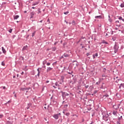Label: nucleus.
<instances>
[{"label": "nucleus", "instance_id": "obj_16", "mask_svg": "<svg viewBox=\"0 0 124 124\" xmlns=\"http://www.w3.org/2000/svg\"><path fill=\"white\" fill-rule=\"evenodd\" d=\"M64 56L65 57V58H68V57H69V55L68 54H64Z\"/></svg>", "mask_w": 124, "mask_h": 124}, {"label": "nucleus", "instance_id": "obj_40", "mask_svg": "<svg viewBox=\"0 0 124 124\" xmlns=\"http://www.w3.org/2000/svg\"><path fill=\"white\" fill-rule=\"evenodd\" d=\"M24 13H27V11H25Z\"/></svg>", "mask_w": 124, "mask_h": 124}, {"label": "nucleus", "instance_id": "obj_28", "mask_svg": "<svg viewBox=\"0 0 124 124\" xmlns=\"http://www.w3.org/2000/svg\"><path fill=\"white\" fill-rule=\"evenodd\" d=\"M37 71H38V76H39V73H40V72H39V69H37Z\"/></svg>", "mask_w": 124, "mask_h": 124}, {"label": "nucleus", "instance_id": "obj_49", "mask_svg": "<svg viewBox=\"0 0 124 124\" xmlns=\"http://www.w3.org/2000/svg\"><path fill=\"white\" fill-rule=\"evenodd\" d=\"M48 29H49V30H50V29H51V28L49 27Z\"/></svg>", "mask_w": 124, "mask_h": 124}, {"label": "nucleus", "instance_id": "obj_25", "mask_svg": "<svg viewBox=\"0 0 124 124\" xmlns=\"http://www.w3.org/2000/svg\"><path fill=\"white\" fill-rule=\"evenodd\" d=\"M35 32L32 33V37H33V36L35 35Z\"/></svg>", "mask_w": 124, "mask_h": 124}, {"label": "nucleus", "instance_id": "obj_51", "mask_svg": "<svg viewBox=\"0 0 124 124\" xmlns=\"http://www.w3.org/2000/svg\"><path fill=\"white\" fill-rule=\"evenodd\" d=\"M15 96L16 97V95H15Z\"/></svg>", "mask_w": 124, "mask_h": 124}, {"label": "nucleus", "instance_id": "obj_35", "mask_svg": "<svg viewBox=\"0 0 124 124\" xmlns=\"http://www.w3.org/2000/svg\"><path fill=\"white\" fill-rule=\"evenodd\" d=\"M75 23V21L73 20V21H72V23L73 24V23Z\"/></svg>", "mask_w": 124, "mask_h": 124}, {"label": "nucleus", "instance_id": "obj_47", "mask_svg": "<svg viewBox=\"0 0 124 124\" xmlns=\"http://www.w3.org/2000/svg\"><path fill=\"white\" fill-rule=\"evenodd\" d=\"M87 56H89V53H87Z\"/></svg>", "mask_w": 124, "mask_h": 124}, {"label": "nucleus", "instance_id": "obj_29", "mask_svg": "<svg viewBox=\"0 0 124 124\" xmlns=\"http://www.w3.org/2000/svg\"><path fill=\"white\" fill-rule=\"evenodd\" d=\"M50 64H51V63H49V62H48V63H46V65H47V66L50 65Z\"/></svg>", "mask_w": 124, "mask_h": 124}, {"label": "nucleus", "instance_id": "obj_19", "mask_svg": "<svg viewBox=\"0 0 124 124\" xmlns=\"http://www.w3.org/2000/svg\"><path fill=\"white\" fill-rule=\"evenodd\" d=\"M119 20H122V21H123V22H124V19H123V17H119Z\"/></svg>", "mask_w": 124, "mask_h": 124}, {"label": "nucleus", "instance_id": "obj_50", "mask_svg": "<svg viewBox=\"0 0 124 124\" xmlns=\"http://www.w3.org/2000/svg\"><path fill=\"white\" fill-rule=\"evenodd\" d=\"M29 108H29V107H28V108H27V109H29Z\"/></svg>", "mask_w": 124, "mask_h": 124}, {"label": "nucleus", "instance_id": "obj_30", "mask_svg": "<svg viewBox=\"0 0 124 124\" xmlns=\"http://www.w3.org/2000/svg\"><path fill=\"white\" fill-rule=\"evenodd\" d=\"M66 116H69V113H66Z\"/></svg>", "mask_w": 124, "mask_h": 124}, {"label": "nucleus", "instance_id": "obj_21", "mask_svg": "<svg viewBox=\"0 0 124 124\" xmlns=\"http://www.w3.org/2000/svg\"><path fill=\"white\" fill-rule=\"evenodd\" d=\"M55 85L56 86V87H59V86H60V85H59V84L58 83V82H56Z\"/></svg>", "mask_w": 124, "mask_h": 124}, {"label": "nucleus", "instance_id": "obj_38", "mask_svg": "<svg viewBox=\"0 0 124 124\" xmlns=\"http://www.w3.org/2000/svg\"><path fill=\"white\" fill-rule=\"evenodd\" d=\"M102 77H105V75H103Z\"/></svg>", "mask_w": 124, "mask_h": 124}, {"label": "nucleus", "instance_id": "obj_6", "mask_svg": "<svg viewBox=\"0 0 124 124\" xmlns=\"http://www.w3.org/2000/svg\"><path fill=\"white\" fill-rule=\"evenodd\" d=\"M52 69H53V68L51 67H47L46 71H47V72H49V71H51V70H52Z\"/></svg>", "mask_w": 124, "mask_h": 124}, {"label": "nucleus", "instance_id": "obj_12", "mask_svg": "<svg viewBox=\"0 0 124 124\" xmlns=\"http://www.w3.org/2000/svg\"><path fill=\"white\" fill-rule=\"evenodd\" d=\"M27 48H28V46H24L22 49L23 51H25V50H27Z\"/></svg>", "mask_w": 124, "mask_h": 124}, {"label": "nucleus", "instance_id": "obj_53", "mask_svg": "<svg viewBox=\"0 0 124 124\" xmlns=\"http://www.w3.org/2000/svg\"><path fill=\"white\" fill-rule=\"evenodd\" d=\"M1 53L0 52V55Z\"/></svg>", "mask_w": 124, "mask_h": 124}, {"label": "nucleus", "instance_id": "obj_8", "mask_svg": "<svg viewBox=\"0 0 124 124\" xmlns=\"http://www.w3.org/2000/svg\"><path fill=\"white\" fill-rule=\"evenodd\" d=\"M27 90H29V88H20V91H27Z\"/></svg>", "mask_w": 124, "mask_h": 124}, {"label": "nucleus", "instance_id": "obj_11", "mask_svg": "<svg viewBox=\"0 0 124 124\" xmlns=\"http://www.w3.org/2000/svg\"><path fill=\"white\" fill-rule=\"evenodd\" d=\"M14 18L15 20H17L19 18V16H14Z\"/></svg>", "mask_w": 124, "mask_h": 124}, {"label": "nucleus", "instance_id": "obj_17", "mask_svg": "<svg viewBox=\"0 0 124 124\" xmlns=\"http://www.w3.org/2000/svg\"><path fill=\"white\" fill-rule=\"evenodd\" d=\"M1 65H2L3 66H4L5 65V63H4V62H2Z\"/></svg>", "mask_w": 124, "mask_h": 124}, {"label": "nucleus", "instance_id": "obj_37", "mask_svg": "<svg viewBox=\"0 0 124 124\" xmlns=\"http://www.w3.org/2000/svg\"><path fill=\"white\" fill-rule=\"evenodd\" d=\"M23 74H24V72H22L21 73V75H23Z\"/></svg>", "mask_w": 124, "mask_h": 124}, {"label": "nucleus", "instance_id": "obj_46", "mask_svg": "<svg viewBox=\"0 0 124 124\" xmlns=\"http://www.w3.org/2000/svg\"><path fill=\"white\" fill-rule=\"evenodd\" d=\"M15 77H16L15 76H14V77H13V78H15Z\"/></svg>", "mask_w": 124, "mask_h": 124}, {"label": "nucleus", "instance_id": "obj_4", "mask_svg": "<svg viewBox=\"0 0 124 124\" xmlns=\"http://www.w3.org/2000/svg\"><path fill=\"white\" fill-rule=\"evenodd\" d=\"M115 23L117 27H121V23H120V21H119V20L116 21Z\"/></svg>", "mask_w": 124, "mask_h": 124}, {"label": "nucleus", "instance_id": "obj_20", "mask_svg": "<svg viewBox=\"0 0 124 124\" xmlns=\"http://www.w3.org/2000/svg\"><path fill=\"white\" fill-rule=\"evenodd\" d=\"M3 118V114H0V119Z\"/></svg>", "mask_w": 124, "mask_h": 124}, {"label": "nucleus", "instance_id": "obj_31", "mask_svg": "<svg viewBox=\"0 0 124 124\" xmlns=\"http://www.w3.org/2000/svg\"><path fill=\"white\" fill-rule=\"evenodd\" d=\"M3 90H5V89H6V88L5 87V86H4V87H3Z\"/></svg>", "mask_w": 124, "mask_h": 124}, {"label": "nucleus", "instance_id": "obj_10", "mask_svg": "<svg viewBox=\"0 0 124 124\" xmlns=\"http://www.w3.org/2000/svg\"><path fill=\"white\" fill-rule=\"evenodd\" d=\"M99 80H100L98 82H96V85H99L100 84V81H101V80H103V78H100Z\"/></svg>", "mask_w": 124, "mask_h": 124}, {"label": "nucleus", "instance_id": "obj_52", "mask_svg": "<svg viewBox=\"0 0 124 124\" xmlns=\"http://www.w3.org/2000/svg\"><path fill=\"white\" fill-rule=\"evenodd\" d=\"M116 30H118L117 28H116Z\"/></svg>", "mask_w": 124, "mask_h": 124}, {"label": "nucleus", "instance_id": "obj_39", "mask_svg": "<svg viewBox=\"0 0 124 124\" xmlns=\"http://www.w3.org/2000/svg\"><path fill=\"white\" fill-rule=\"evenodd\" d=\"M68 106L67 105H65V107H67Z\"/></svg>", "mask_w": 124, "mask_h": 124}, {"label": "nucleus", "instance_id": "obj_45", "mask_svg": "<svg viewBox=\"0 0 124 124\" xmlns=\"http://www.w3.org/2000/svg\"><path fill=\"white\" fill-rule=\"evenodd\" d=\"M40 22V23H42V20H41Z\"/></svg>", "mask_w": 124, "mask_h": 124}, {"label": "nucleus", "instance_id": "obj_5", "mask_svg": "<svg viewBox=\"0 0 124 124\" xmlns=\"http://www.w3.org/2000/svg\"><path fill=\"white\" fill-rule=\"evenodd\" d=\"M107 97H109V95L106 94V95H104L103 96V99H104L105 100H106V99H107Z\"/></svg>", "mask_w": 124, "mask_h": 124}, {"label": "nucleus", "instance_id": "obj_22", "mask_svg": "<svg viewBox=\"0 0 124 124\" xmlns=\"http://www.w3.org/2000/svg\"><path fill=\"white\" fill-rule=\"evenodd\" d=\"M121 7H124V3L121 4Z\"/></svg>", "mask_w": 124, "mask_h": 124}, {"label": "nucleus", "instance_id": "obj_13", "mask_svg": "<svg viewBox=\"0 0 124 124\" xmlns=\"http://www.w3.org/2000/svg\"><path fill=\"white\" fill-rule=\"evenodd\" d=\"M98 56V54L97 53H95L94 55H93V59L95 58V57H97Z\"/></svg>", "mask_w": 124, "mask_h": 124}, {"label": "nucleus", "instance_id": "obj_34", "mask_svg": "<svg viewBox=\"0 0 124 124\" xmlns=\"http://www.w3.org/2000/svg\"><path fill=\"white\" fill-rule=\"evenodd\" d=\"M53 88H54V89H56L57 88V87H55V86H53Z\"/></svg>", "mask_w": 124, "mask_h": 124}, {"label": "nucleus", "instance_id": "obj_33", "mask_svg": "<svg viewBox=\"0 0 124 124\" xmlns=\"http://www.w3.org/2000/svg\"><path fill=\"white\" fill-rule=\"evenodd\" d=\"M68 74H72V72H71V73H70V72H69Z\"/></svg>", "mask_w": 124, "mask_h": 124}, {"label": "nucleus", "instance_id": "obj_54", "mask_svg": "<svg viewBox=\"0 0 124 124\" xmlns=\"http://www.w3.org/2000/svg\"><path fill=\"white\" fill-rule=\"evenodd\" d=\"M122 116H121V118H122Z\"/></svg>", "mask_w": 124, "mask_h": 124}, {"label": "nucleus", "instance_id": "obj_42", "mask_svg": "<svg viewBox=\"0 0 124 124\" xmlns=\"http://www.w3.org/2000/svg\"><path fill=\"white\" fill-rule=\"evenodd\" d=\"M17 77H19V74L17 75Z\"/></svg>", "mask_w": 124, "mask_h": 124}, {"label": "nucleus", "instance_id": "obj_41", "mask_svg": "<svg viewBox=\"0 0 124 124\" xmlns=\"http://www.w3.org/2000/svg\"><path fill=\"white\" fill-rule=\"evenodd\" d=\"M66 95H69V94L68 93H66Z\"/></svg>", "mask_w": 124, "mask_h": 124}, {"label": "nucleus", "instance_id": "obj_1", "mask_svg": "<svg viewBox=\"0 0 124 124\" xmlns=\"http://www.w3.org/2000/svg\"><path fill=\"white\" fill-rule=\"evenodd\" d=\"M114 53H117L118 52V49H119V46L115 45L114 46Z\"/></svg>", "mask_w": 124, "mask_h": 124}, {"label": "nucleus", "instance_id": "obj_2", "mask_svg": "<svg viewBox=\"0 0 124 124\" xmlns=\"http://www.w3.org/2000/svg\"><path fill=\"white\" fill-rule=\"evenodd\" d=\"M35 12H32L30 13V16H31V17H30V18L31 19H32V18H33V16H34V15H35Z\"/></svg>", "mask_w": 124, "mask_h": 124}, {"label": "nucleus", "instance_id": "obj_36", "mask_svg": "<svg viewBox=\"0 0 124 124\" xmlns=\"http://www.w3.org/2000/svg\"><path fill=\"white\" fill-rule=\"evenodd\" d=\"M32 9H35V7H32Z\"/></svg>", "mask_w": 124, "mask_h": 124}, {"label": "nucleus", "instance_id": "obj_27", "mask_svg": "<svg viewBox=\"0 0 124 124\" xmlns=\"http://www.w3.org/2000/svg\"><path fill=\"white\" fill-rule=\"evenodd\" d=\"M52 50L56 51V47H53L52 48Z\"/></svg>", "mask_w": 124, "mask_h": 124}, {"label": "nucleus", "instance_id": "obj_3", "mask_svg": "<svg viewBox=\"0 0 124 124\" xmlns=\"http://www.w3.org/2000/svg\"><path fill=\"white\" fill-rule=\"evenodd\" d=\"M59 116H61V113H59L57 114H54L53 115V117L56 119V120H58L59 119Z\"/></svg>", "mask_w": 124, "mask_h": 124}, {"label": "nucleus", "instance_id": "obj_32", "mask_svg": "<svg viewBox=\"0 0 124 124\" xmlns=\"http://www.w3.org/2000/svg\"><path fill=\"white\" fill-rule=\"evenodd\" d=\"M85 88H86V89H88V88H89V86H85Z\"/></svg>", "mask_w": 124, "mask_h": 124}, {"label": "nucleus", "instance_id": "obj_9", "mask_svg": "<svg viewBox=\"0 0 124 124\" xmlns=\"http://www.w3.org/2000/svg\"><path fill=\"white\" fill-rule=\"evenodd\" d=\"M2 51L4 54H5L6 53V51L5 50V49H4V47H2Z\"/></svg>", "mask_w": 124, "mask_h": 124}, {"label": "nucleus", "instance_id": "obj_14", "mask_svg": "<svg viewBox=\"0 0 124 124\" xmlns=\"http://www.w3.org/2000/svg\"><path fill=\"white\" fill-rule=\"evenodd\" d=\"M38 3H39V2H35V3H33L32 4V5H33V6L37 5V4H38Z\"/></svg>", "mask_w": 124, "mask_h": 124}, {"label": "nucleus", "instance_id": "obj_15", "mask_svg": "<svg viewBox=\"0 0 124 124\" xmlns=\"http://www.w3.org/2000/svg\"><path fill=\"white\" fill-rule=\"evenodd\" d=\"M95 18H99V19H101V18H102V16H95Z\"/></svg>", "mask_w": 124, "mask_h": 124}, {"label": "nucleus", "instance_id": "obj_43", "mask_svg": "<svg viewBox=\"0 0 124 124\" xmlns=\"http://www.w3.org/2000/svg\"><path fill=\"white\" fill-rule=\"evenodd\" d=\"M46 83H49V81H46Z\"/></svg>", "mask_w": 124, "mask_h": 124}, {"label": "nucleus", "instance_id": "obj_7", "mask_svg": "<svg viewBox=\"0 0 124 124\" xmlns=\"http://www.w3.org/2000/svg\"><path fill=\"white\" fill-rule=\"evenodd\" d=\"M112 113L114 116H116L117 114H118V111L117 110H113Z\"/></svg>", "mask_w": 124, "mask_h": 124}, {"label": "nucleus", "instance_id": "obj_24", "mask_svg": "<svg viewBox=\"0 0 124 124\" xmlns=\"http://www.w3.org/2000/svg\"><path fill=\"white\" fill-rule=\"evenodd\" d=\"M47 22H48V24H50V19H48L47 20Z\"/></svg>", "mask_w": 124, "mask_h": 124}, {"label": "nucleus", "instance_id": "obj_23", "mask_svg": "<svg viewBox=\"0 0 124 124\" xmlns=\"http://www.w3.org/2000/svg\"><path fill=\"white\" fill-rule=\"evenodd\" d=\"M38 14L41 13V11H40V9H38Z\"/></svg>", "mask_w": 124, "mask_h": 124}, {"label": "nucleus", "instance_id": "obj_26", "mask_svg": "<svg viewBox=\"0 0 124 124\" xmlns=\"http://www.w3.org/2000/svg\"><path fill=\"white\" fill-rule=\"evenodd\" d=\"M9 32H10V33H11V32H12V29H10L9 30Z\"/></svg>", "mask_w": 124, "mask_h": 124}, {"label": "nucleus", "instance_id": "obj_48", "mask_svg": "<svg viewBox=\"0 0 124 124\" xmlns=\"http://www.w3.org/2000/svg\"><path fill=\"white\" fill-rule=\"evenodd\" d=\"M115 106H113V108H115Z\"/></svg>", "mask_w": 124, "mask_h": 124}, {"label": "nucleus", "instance_id": "obj_18", "mask_svg": "<svg viewBox=\"0 0 124 124\" xmlns=\"http://www.w3.org/2000/svg\"><path fill=\"white\" fill-rule=\"evenodd\" d=\"M69 13V12L67 11V12L64 13V14H65V15H67V14H68Z\"/></svg>", "mask_w": 124, "mask_h": 124}, {"label": "nucleus", "instance_id": "obj_44", "mask_svg": "<svg viewBox=\"0 0 124 124\" xmlns=\"http://www.w3.org/2000/svg\"><path fill=\"white\" fill-rule=\"evenodd\" d=\"M45 109H47V108H46V107H44Z\"/></svg>", "mask_w": 124, "mask_h": 124}]
</instances>
